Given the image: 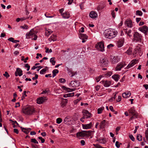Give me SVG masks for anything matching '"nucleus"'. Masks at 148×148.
<instances>
[{"instance_id": "338daca9", "label": "nucleus", "mask_w": 148, "mask_h": 148, "mask_svg": "<svg viewBox=\"0 0 148 148\" xmlns=\"http://www.w3.org/2000/svg\"><path fill=\"white\" fill-rule=\"evenodd\" d=\"M84 28L83 27H82L79 30V32L83 33L84 32Z\"/></svg>"}, {"instance_id": "0e129e2a", "label": "nucleus", "mask_w": 148, "mask_h": 148, "mask_svg": "<svg viewBox=\"0 0 148 148\" xmlns=\"http://www.w3.org/2000/svg\"><path fill=\"white\" fill-rule=\"evenodd\" d=\"M110 109L112 112H114V110L113 109V108L112 106H110L109 107Z\"/></svg>"}, {"instance_id": "a878e982", "label": "nucleus", "mask_w": 148, "mask_h": 148, "mask_svg": "<svg viewBox=\"0 0 148 148\" xmlns=\"http://www.w3.org/2000/svg\"><path fill=\"white\" fill-rule=\"evenodd\" d=\"M112 78L115 81L117 82L119 78V75H114L112 76Z\"/></svg>"}, {"instance_id": "20e7f679", "label": "nucleus", "mask_w": 148, "mask_h": 148, "mask_svg": "<svg viewBox=\"0 0 148 148\" xmlns=\"http://www.w3.org/2000/svg\"><path fill=\"white\" fill-rule=\"evenodd\" d=\"M109 61L106 58H101L100 59V65L103 67H106L108 65Z\"/></svg>"}, {"instance_id": "c9c22d12", "label": "nucleus", "mask_w": 148, "mask_h": 148, "mask_svg": "<svg viewBox=\"0 0 148 148\" xmlns=\"http://www.w3.org/2000/svg\"><path fill=\"white\" fill-rule=\"evenodd\" d=\"M132 48H129V49L127 50L126 53L129 55H130L132 53Z\"/></svg>"}, {"instance_id": "8fccbe9b", "label": "nucleus", "mask_w": 148, "mask_h": 148, "mask_svg": "<svg viewBox=\"0 0 148 148\" xmlns=\"http://www.w3.org/2000/svg\"><path fill=\"white\" fill-rule=\"evenodd\" d=\"M59 81L60 82H61V83H64L66 81L65 79H64L62 78H60L59 79Z\"/></svg>"}, {"instance_id": "a18cd8bd", "label": "nucleus", "mask_w": 148, "mask_h": 148, "mask_svg": "<svg viewBox=\"0 0 148 148\" xmlns=\"http://www.w3.org/2000/svg\"><path fill=\"white\" fill-rule=\"evenodd\" d=\"M94 145L95 147L96 148H105L102 147V146L99 145L98 144H94Z\"/></svg>"}, {"instance_id": "bf43d9fd", "label": "nucleus", "mask_w": 148, "mask_h": 148, "mask_svg": "<svg viewBox=\"0 0 148 148\" xmlns=\"http://www.w3.org/2000/svg\"><path fill=\"white\" fill-rule=\"evenodd\" d=\"M38 75H35V76L34 77H33L32 78V79L33 80H35L36 79L38 78Z\"/></svg>"}, {"instance_id": "0eeeda50", "label": "nucleus", "mask_w": 148, "mask_h": 148, "mask_svg": "<svg viewBox=\"0 0 148 148\" xmlns=\"http://www.w3.org/2000/svg\"><path fill=\"white\" fill-rule=\"evenodd\" d=\"M80 85L79 82L78 81L75 80L71 81L69 84V86L71 87H76Z\"/></svg>"}, {"instance_id": "6ab92c4d", "label": "nucleus", "mask_w": 148, "mask_h": 148, "mask_svg": "<svg viewBox=\"0 0 148 148\" xmlns=\"http://www.w3.org/2000/svg\"><path fill=\"white\" fill-rule=\"evenodd\" d=\"M131 95V93L130 92H124L122 94V97L125 98H127L128 97H129Z\"/></svg>"}, {"instance_id": "a19ab883", "label": "nucleus", "mask_w": 148, "mask_h": 148, "mask_svg": "<svg viewBox=\"0 0 148 148\" xmlns=\"http://www.w3.org/2000/svg\"><path fill=\"white\" fill-rule=\"evenodd\" d=\"M31 142L34 143L38 144V142L35 138H32L31 140Z\"/></svg>"}, {"instance_id": "c03bdc74", "label": "nucleus", "mask_w": 148, "mask_h": 148, "mask_svg": "<svg viewBox=\"0 0 148 148\" xmlns=\"http://www.w3.org/2000/svg\"><path fill=\"white\" fill-rule=\"evenodd\" d=\"M25 68H27V71H28L30 69V66L28 64H25Z\"/></svg>"}, {"instance_id": "603ef678", "label": "nucleus", "mask_w": 148, "mask_h": 148, "mask_svg": "<svg viewBox=\"0 0 148 148\" xmlns=\"http://www.w3.org/2000/svg\"><path fill=\"white\" fill-rule=\"evenodd\" d=\"M29 18V17H23L21 18H20L21 19V21H23L25 20V19H28Z\"/></svg>"}, {"instance_id": "7ed1b4c3", "label": "nucleus", "mask_w": 148, "mask_h": 148, "mask_svg": "<svg viewBox=\"0 0 148 148\" xmlns=\"http://www.w3.org/2000/svg\"><path fill=\"white\" fill-rule=\"evenodd\" d=\"M91 131H83L77 133L76 134L77 137H84L89 135L91 133Z\"/></svg>"}, {"instance_id": "49530a36", "label": "nucleus", "mask_w": 148, "mask_h": 148, "mask_svg": "<svg viewBox=\"0 0 148 148\" xmlns=\"http://www.w3.org/2000/svg\"><path fill=\"white\" fill-rule=\"evenodd\" d=\"M59 71L58 70L55 69L52 71L53 74H56L58 73Z\"/></svg>"}, {"instance_id": "473e14b6", "label": "nucleus", "mask_w": 148, "mask_h": 148, "mask_svg": "<svg viewBox=\"0 0 148 148\" xmlns=\"http://www.w3.org/2000/svg\"><path fill=\"white\" fill-rule=\"evenodd\" d=\"M55 58L53 57L51 58L50 60V62L52 63V65H55L56 63V61L55 60Z\"/></svg>"}, {"instance_id": "bb28decb", "label": "nucleus", "mask_w": 148, "mask_h": 148, "mask_svg": "<svg viewBox=\"0 0 148 148\" xmlns=\"http://www.w3.org/2000/svg\"><path fill=\"white\" fill-rule=\"evenodd\" d=\"M22 74V71L19 68H17L16 71L15 72V74Z\"/></svg>"}, {"instance_id": "f257e3e1", "label": "nucleus", "mask_w": 148, "mask_h": 148, "mask_svg": "<svg viewBox=\"0 0 148 148\" xmlns=\"http://www.w3.org/2000/svg\"><path fill=\"white\" fill-rule=\"evenodd\" d=\"M117 32L112 29L106 30L104 32L105 37L109 39H112L115 37L116 35Z\"/></svg>"}, {"instance_id": "2f4dec72", "label": "nucleus", "mask_w": 148, "mask_h": 148, "mask_svg": "<svg viewBox=\"0 0 148 148\" xmlns=\"http://www.w3.org/2000/svg\"><path fill=\"white\" fill-rule=\"evenodd\" d=\"M104 109V107H102L100 108H98L97 109V113L98 114L101 113Z\"/></svg>"}, {"instance_id": "4468645a", "label": "nucleus", "mask_w": 148, "mask_h": 148, "mask_svg": "<svg viewBox=\"0 0 148 148\" xmlns=\"http://www.w3.org/2000/svg\"><path fill=\"white\" fill-rule=\"evenodd\" d=\"M139 29L142 32L144 33H146L148 31V28L147 26L144 25L142 27H140Z\"/></svg>"}, {"instance_id": "4d7b16f0", "label": "nucleus", "mask_w": 148, "mask_h": 148, "mask_svg": "<svg viewBox=\"0 0 148 148\" xmlns=\"http://www.w3.org/2000/svg\"><path fill=\"white\" fill-rule=\"evenodd\" d=\"M111 14L112 15L113 18H114L115 17V14L114 11V10H112V11Z\"/></svg>"}, {"instance_id": "4be33fe9", "label": "nucleus", "mask_w": 148, "mask_h": 148, "mask_svg": "<svg viewBox=\"0 0 148 148\" xmlns=\"http://www.w3.org/2000/svg\"><path fill=\"white\" fill-rule=\"evenodd\" d=\"M125 25L128 27H132V21L131 20H129L128 21H126L125 22Z\"/></svg>"}, {"instance_id": "ddd939ff", "label": "nucleus", "mask_w": 148, "mask_h": 148, "mask_svg": "<svg viewBox=\"0 0 148 148\" xmlns=\"http://www.w3.org/2000/svg\"><path fill=\"white\" fill-rule=\"evenodd\" d=\"M79 38L82 39V42L84 43L85 42L86 40H86L88 38V36L85 34L81 33L79 36Z\"/></svg>"}, {"instance_id": "5701e85b", "label": "nucleus", "mask_w": 148, "mask_h": 148, "mask_svg": "<svg viewBox=\"0 0 148 148\" xmlns=\"http://www.w3.org/2000/svg\"><path fill=\"white\" fill-rule=\"evenodd\" d=\"M57 40V36L56 35H53L51 36L50 38H49V41L51 42L52 41H55Z\"/></svg>"}, {"instance_id": "f704fd0d", "label": "nucleus", "mask_w": 148, "mask_h": 148, "mask_svg": "<svg viewBox=\"0 0 148 148\" xmlns=\"http://www.w3.org/2000/svg\"><path fill=\"white\" fill-rule=\"evenodd\" d=\"M53 32L49 29H48L46 31L45 35L47 36H48L50 34L52 33Z\"/></svg>"}, {"instance_id": "864d4df0", "label": "nucleus", "mask_w": 148, "mask_h": 148, "mask_svg": "<svg viewBox=\"0 0 148 148\" xmlns=\"http://www.w3.org/2000/svg\"><path fill=\"white\" fill-rule=\"evenodd\" d=\"M81 99H77L74 101V103L75 104H76L79 101L81 100Z\"/></svg>"}, {"instance_id": "052dcab7", "label": "nucleus", "mask_w": 148, "mask_h": 148, "mask_svg": "<svg viewBox=\"0 0 148 148\" xmlns=\"http://www.w3.org/2000/svg\"><path fill=\"white\" fill-rule=\"evenodd\" d=\"M118 92H116V93L115 94L114 96L113 97H112L110 98V100H112L113 99H115L116 98V95L117 93Z\"/></svg>"}, {"instance_id": "9d476101", "label": "nucleus", "mask_w": 148, "mask_h": 148, "mask_svg": "<svg viewBox=\"0 0 148 148\" xmlns=\"http://www.w3.org/2000/svg\"><path fill=\"white\" fill-rule=\"evenodd\" d=\"M138 60L136 59H134L132 60L127 65V69H129L134 65L135 64L138 63Z\"/></svg>"}, {"instance_id": "13d9d810", "label": "nucleus", "mask_w": 148, "mask_h": 148, "mask_svg": "<svg viewBox=\"0 0 148 148\" xmlns=\"http://www.w3.org/2000/svg\"><path fill=\"white\" fill-rule=\"evenodd\" d=\"M81 144L82 146H84L85 145V142L83 140H82L80 141Z\"/></svg>"}, {"instance_id": "6e6552de", "label": "nucleus", "mask_w": 148, "mask_h": 148, "mask_svg": "<svg viewBox=\"0 0 148 148\" xmlns=\"http://www.w3.org/2000/svg\"><path fill=\"white\" fill-rule=\"evenodd\" d=\"M35 35L34 29H32L29 32L26 34V37L27 39L32 38Z\"/></svg>"}, {"instance_id": "f03ea898", "label": "nucleus", "mask_w": 148, "mask_h": 148, "mask_svg": "<svg viewBox=\"0 0 148 148\" xmlns=\"http://www.w3.org/2000/svg\"><path fill=\"white\" fill-rule=\"evenodd\" d=\"M22 112L24 114L27 115H31L35 112L34 108L32 107H28L22 109Z\"/></svg>"}, {"instance_id": "09e8293b", "label": "nucleus", "mask_w": 148, "mask_h": 148, "mask_svg": "<svg viewBox=\"0 0 148 148\" xmlns=\"http://www.w3.org/2000/svg\"><path fill=\"white\" fill-rule=\"evenodd\" d=\"M115 145L116 147L119 148L120 147V143L118 141H116L115 143Z\"/></svg>"}, {"instance_id": "7c9ffc66", "label": "nucleus", "mask_w": 148, "mask_h": 148, "mask_svg": "<svg viewBox=\"0 0 148 148\" xmlns=\"http://www.w3.org/2000/svg\"><path fill=\"white\" fill-rule=\"evenodd\" d=\"M106 124V120H103L102 122L100 123V127L101 128L103 127Z\"/></svg>"}, {"instance_id": "39448f33", "label": "nucleus", "mask_w": 148, "mask_h": 148, "mask_svg": "<svg viewBox=\"0 0 148 148\" xmlns=\"http://www.w3.org/2000/svg\"><path fill=\"white\" fill-rule=\"evenodd\" d=\"M133 40L136 42H140L142 36L137 32H135L133 35Z\"/></svg>"}, {"instance_id": "ea45409f", "label": "nucleus", "mask_w": 148, "mask_h": 148, "mask_svg": "<svg viewBox=\"0 0 148 148\" xmlns=\"http://www.w3.org/2000/svg\"><path fill=\"white\" fill-rule=\"evenodd\" d=\"M62 121V119L61 118H58L56 119L57 123L60 124Z\"/></svg>"}, {"instance_id": "774afa93", "label": "nucleus", "mask_w": 148, "mask_h": 148, "mask_svg": "<svg viewBox=\"0 0 148 148\" xmlns=\"http://www.w3.org/2000/svg\"><path fill=\"white\" fill-rule=\"evenodd\" d=\"M143 86L146 90L148 89V84H144Z\"/></svg>"}, {"instance_id": "9b49d317", "label": "nucleus", "mask_w": 148, "mask_h": 148, "mask_svg": "<svg viewBox=\"0 0 148 148\" xmlns=\"http://www.w3.org/2000/svg\"><path fill=\"white\" fill-rule=\"evenodd\" d=\"M126 65L125 62H122V63H119L118 64L116 68V71H120L121 69L124 67Z\"/></svg>"}, {"instance_id": "b1692460", "label": "nucleus", "mask_w": 148, "mask_h": 148, "mask_svg": "<svg viewBox=\"0 0 148 148\" xmlns=\"http://www.w3.org/2000/svg\"><path fill=\"white\" fill-rule=\"evenodd\" d=\"M62 88L66 90L68 92L74 91L76 89L75 88L71 89L69 88H67L64 86H62Z\"/></svg>"}, {"instance_id": "37998d69", "label": "nucleus", "mask_w": 148, "mask_h": 148, "mask_svg": "<svg viewBox=\"0 0 148 148\" xmlns=\"http://www.w3.org/2000/svg\"><path fill=\"white\" fill-rule=\"evenodd\" d=\"M102 77V75H100L99 76L96 77V79L97 81V82H99Z\"/></svg>"}, {"instance_id": "f3484780", "label": "nucleus", "mask_w": 148, "mask_h": 148, "mask_svg": "<svg viewBox=\"0 0 148 148\" xmlns=\"http://www.w3.org/2000/svg\"><path fill=\"white\" fill-rule=\"evenodd\" d=\"M90 17L93 18H96L97 16V13L94 11H92L90 13Z\"/></svg>"}, {"instance_id": "e433bc0d", "label": "nucleus", "mask_w": 148, "mask_h": 148, "mask_svg": "<svg viewBox=\"0 0 148 148\" xmlns=\"http://www.w3.org/2000/svg\"><path fill=\"white\" fill-rule=\"evenodd\" d=\"M137 139L139 141H141L142 139V136L140 134H138L137 136Z\"/></svg>"}, {"instance_id": "c756f323", "label": "nucleus", "mask_w": 148, "mask_h": 148, "mask_svg": "<svg viewBox=\"0 0 148 148\" xmlns=\"http://www.w3.org/2000/svg\"><path fill=\"white\" fill-rule=\"evenodd\" d=\"M74 95V93L73 92L72 93H68L66 94H65L64 95V97H73Z\"/></svg>"}, {"instance_id": "423d86ee", "label": "nucleus", "mask_w": 148, "mask_h": 148, "mask_svg": "<svg viewBox=\"0 0 148 148\" xmlns=\"http://www.w3.org/2000/svg\"><path fill=\"white\" fill-rule=\"evenodd\" d=\"M95 47L98 50L101 52L104 51V45L102 42H100L97 43L95 45Z\"/></svg>"}, {"instance_id": "69168bd1", "label": "nucleus", "mask_w": 148, "mask_h": 148, "mask_svg": "<svg viewBox=\"0 0 148 148\" xmlns=\"http://www.w3.org/2000/svg\"><path fill=\"white\" fill-rule=\"evenodd\" d=\"M91 114H86L85 115H84L85 116H86V119H87L89 118H90V117H91Z\"/></svg>"}, {"instance_id": "dca6fc26", "label": "nucleus", "mask_w": 148, "mask_h": 148, "mask_svg": "<svg viewBox=\"0 0 148 148\" xmlns=\"http://www.w3.org/2000/svg\"><path fill=\"white\" fill-rule=\"evenodd\" d=\"M129 112L130 114H131V115L135 116H137V114L134 108H132L130 109L129 110Z\"/></svg>"}, {"instance_id": "aec40b11", "label": "nucleus", "mask_w": 148, "mask_h": 148, "mask_svg": "<svg viewBox=\"0 0 148 148\" xmlns=\"http://www.w3.org/2000/svg\"><path fill=\"white\" fill-rule=\"evenodd\" d=\"M62 16L64 18H68L70 16V14L69 12H66L64 13H63V14H62Z\"/></svg>"}, {"instance_id": "680f3d73", "label": "nucleus", "mask_w": 148, "mask_h": 148, "mask_svg": "<svg viewBox=\"0 0 148 148\" xmlns=\"http://www.w3.org/2000/svg\"><path fill=\"white\" fill-rule=\"evenodd\" d=\"M32 145L33 148H38V146L36 145L32 144Z\"/></svg>"}, {"instance_id": "c85d7f7f", "label": "nucleus", "mask_w": 148, "mask_h": 148, "mask_svg": "<svg viewBox=\"0 0 148 148\" xmlns=\"http://www.w3.org/2000/svg\"><path fill=\"white\" fill-rule=\"evenodd\" d=\"M48 70V69L47 67H45V68L43 69L40 71V74H43V73H45V72Z\"/></svg>"}, {"instance_id": "3c124183", "label": "nucleus", "mask_w": 148, "mask_h": 148, "mask_svg": "<svg viewBox=\"0 0 148 148\" xmlns=\"http://www.w3.org/2000/svg\"><path fill=\"white\" fill-rule=\"evenodd\" d=\"M129 137L130 139L133 141H135V138L134 137V136L132 135H130L129 136Z\"/></svg>"}, {"instance_id": "412c9836", "label": "nucleus", "mask_w": 148, "mask_h": 148, "mask_svg": "<svg viewBox=\"0 0 148 148\" xmlns=\"http://www.w3.org/2000/svg\"><path fill=\"white\" fill-rule=\"evenodd\" d=\"M124 31L129 37H131L132 36V35L131 34L132 31L130 29H124Z\"/></svg>"}, {"instance_id": "f8f14e48", "label": "nucleus", "mask_w": 148, "mask_h": 148, "mask_svg": "<svg viewBox=\"0 0 148 148\" xmlns=\"http://www.w3.org/2000/svg\"><path fill=\"white\" fill-rule=\"evenodd\" d=\"M100 83H102L103 84L104 86L105 87H108L111 85L112 82L111 81H109L108 80H103Z\"/></svg>"}, {"instance_id": "58836bf2", "label": "nucleus", "mask_w": 148, "mask_h": 148, "mask_svg": "<svg viewBox=\"0 0 148 148\" xmlns=\"http://www.w3.org/2000/svg\"><path fill=\"white\" fill-rule=\"evenodd\" d=\"M82 112L83 113V115H84L90 114L87 110H84Z\"/></svg>"}, {"instance_id": "a211bd4d", "label": "nucleus", "mask_w": 148, "mask_h": 148, "mask_svg": "<svg viewBox=\"0 0 148 148\" xmlns=\"http://www.w3.org/2000/svg\"><path fill=\"white\" fill-rule=\"evenodd\" d=\"M124 42V38H121L118 42L117 46L119 47H121L123 46Z\"/></svg>"}, {"instance_id": "de8ad7c7", "label": "nucleus", "mask_w": 148, "mask_h": 148, "mask_svg": "<svg viewBox=\"0 0 148 148\" xmlns=\"http://www.w3.org/2000/svg\"><path fill=\"white\" fill-rule=\"evenodd\" d=\"M38 138L39 139L41 140L42 143H43L45 142V140L44 139H43L42 137H39Z\"/></svg>"}, {"instance_id": "393cba45", "label": "nucleus", "mask_w": 148, "mask_h": 148, "mask_svg": "<svg viewBox=\"0 0 148 148\" xmlns=\"http://www.w3.org/2000/svg\"><path fill=\"white\" fill-rule=\"evenodd\" d=\"M119 60V58H118V56H114L112 59V63L114 64L115 63H116L118 62Z\"/></svg>"}, {"instance_id": "4c0bfd02", "label": "nucleus", "mask_w": 148, "mask_h": 148, "mask_svg": "<svg viewBox=\"0 0 148 148\" xmlns=\"http://www.w3.org/2000/svg\"><path fill=\"white\" fill-rule=\"evenodd\" d=\"M143 14L142 12L139 10H137L136 12V14L139 16H142Z\"/></svg>"}, {"instance_id": "1a4fd4ad", "label": "nucleus", "mask_w": 148, "mask_h": 148, "mask_svg": "<svg viewBox=\"0 0 148 148\" xmlns=\"http://www.w3.org/2000/svg\"><path fill=\"white\" fill-rule=\"evenodd\" d=\"M47 100L46 97H40L37 99V103L38 104H41Z\"/></svg>"}, {"instance_id": "cd10ccee", "label": "nucleus", "mask_w": 148, "mask_h": 148, "mask_svg": "<svg viewBox=\"0 0 148 148\" xmlns=\"http://www.w3.org/2000/svg\"><path fill=\"white\" fill-rule=\"evenodd\" d=\"M98 140L101 143L105 144L106 143V139L104 138H100Z\"/></svg>"}, {"instance_id": "2eb2a0df", "label": "nucleus", "mask_w": 148, "mask_h": 148, "mask_svg": "<svg viewBox=\"0 0 148 148\" xmlns=\"http://www.w3.org/2000/svg\"><path fill=\"white\" fill-rule=\"evenodd\" d=\"M92 125V123H90L88 124H82V126L84 129H87L91 128Z\"/></svg>"}, {"instance_id": "72a5a7b5", "label": "nucleus", "mask_w": 148, "mask_h": 148, "mask_svg": "<svg viewBox=\"0 0 148 148\" xmlns=\"http://www.w3.org/2000/svg\"><path fill=\"white\" fill-rule=\"evenodd\" d=\"M21 129L22 131L25 134H27L29 133V131L26 128H23L22 127H21Z\"/></svg>"}, {"instance_id": "5fc2aeb1", "label": "nucleus", "mask_w": 148, "mask_h": 148, "mask_svg": "<svg viewBox=\"0 0 148 148\" xmlns=\"http://www.w3.org/2000/svg\"><path fill=\"white\" fill-rule=\"evenodd\" d=\"M8 40H9L10 41H11V42H14V38H12V37H10V38H9L8 39Z\"/></svg>"}, {"instance_id": "6e6d98bb", "label": "nucleus", "mask_w": 148, "mask_h": 148, "mask_svg": "<svg viewBox=\"0 0 148 148\" xmlns=\"http://www.w3.org/2000/svg\"><path fill=\"white\" fill-rule=\"evenodd\" d=\"M145 137L147 139H148V130H146L145 132Z\"/></svg>"}, {"instance_id": "e2e57ef3", "label": "nucleus", "mask_w": 148, "mask_h": 148, "mask_svg": "<svg viewBox=\"0 0 148 148\" xmlns=\"http://www.w3.org/2000/svg\"><path fill=\"white\" fill-rule=\"evenodd\" d=\"M121 97L120 96H119L118 99L117 100V101L118 102L120 101L121 100Z\"/></svg>"}, {"instance_id": "79ce46f5", "label": "nucleus", "mask_w": 148, "mask_h": 148, "mask_svg": "<svg viewBox=\"0 0 148 148\" xmlns=\"http://www.w3.org/2000/svg\"><path fill=\"white\" fill-rule=\"evenodd\" d=\"M20 27L23 29H27L28 28V27L26 25H24L23 26H21Z\"/></svg>"}]
</instances>
